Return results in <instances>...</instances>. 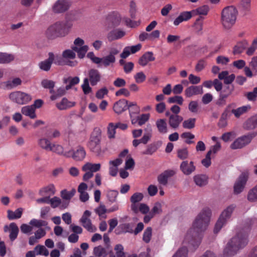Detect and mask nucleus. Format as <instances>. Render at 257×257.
<instances>
[{
    "mask_svg": "<svg viewBox=\"0 0 257 257\" xmlns=\"http://www.w3.org/2000/svg\"><path fill=\"white\" fill-rule=\"evenodd\" d=\"M211 215V210L208 208H205L200 211L193 222L191 227L185 234L181 246L172 257H188V246L191 245L197 247L199 245L201 239V233L208 226Z\"/></svg>",
    "mask_w": 257,
    "mask_h": 257,
    "instance_id": "obj_1",
    "label": "nucleus"
},
{
    "mask_svg": "<svg viewBox=\"0 0 257 257\" xmlns=\"http://www.w3.org/2000/svg\"><path fill=\"white\" fill-rule=\"evenodd\" d=\"M248 227L238 229L227 243L223 251L224 254L226 256L233 255L244 247L248 243Z\"/></svg>",
    "mask_w": 257,
    "mask_h": 257,
    "instance_id": "obj_2",
    "label": "nucleus"
},
{
    "mask_svg": "<svg viewBox=\"0 0 257 257\" xmlns=\"http://www.w3.org/2000/svg\"><path fill=\"white\" fill-rule=\"evenodd\" d=\"M73 26L70 21H58L51 25L46 31V35L50 39L64 37Z\"/></svg>",
    "mask_w": 257,
    "mask_h": 257,
    "instance_id": "obj_3",
    "label": "nucleus"
},
{
    "mask_svg": "<svg viewBox=\"0 0 257 257\" xmlns=\"http://www.w3.org/2000/svg\"><path fill=\"white\" fill-rule=\"evenodd\" d=\"M144 197V194L141 192L134 193L130 198L131 209L135 213L139 212L147 214L150 210L149 206L144 203H140Z\"/></svg>",
    "mask_w": 257,
    "mask_h": 257,
    "instance_id": "obj_4",
    "label": "nucleus"
},
{
    "mask_svg": "<svg viewBox=\"0 0 257 257\" xmlns=\"http://www.w3.org/2000/svg\"><path fill=\"white\" fill-rule=\"evenodd\" d=\"M237 11L233 6L224 8L221 13V22L226 29H230L235 23Z\"/></svg>",
    "mask_w": 257,
    "mask_h": 257,
    "instance_id": "obj_5",
    "label": "nucleus"
},
{
    "mask_svg": "<svg viewBox=\"0 0 257 257\" xmlns=\"http://www.w3.org/2000/svg\"><path fill=\"white\" fill-rule=\"evenodd\" d=\"M235 206L231 204L225 208L221 212L214 228V232L217 233L229 220Z\"/></svg>",
    "mask_w": 257,
    "mask_h": 257,
    "instance_id": "obj_6",
    "label": "nucleus"
},
{
    "mask_svg": "<svg viewBox=\"0 0 257 257\" xmlns=\"http://www.w3.org/2000/svg\"><path fill=\"white\" fill-rule=\"evenodd\" d=\"M9 98L11 101L19 105L26 104L32 99L30 94L21 91H15L10 93Z\"/></svg>",
    "mask_w": 257,
    "mask_h": 257,
    "instance_id": "obj_7",
    "label": "nucleus"
},
{
    "mask_svg": "<svg viewBox=\"0 0 257 257\" xmlns=\"http://www.w3.org/2000/svg\"><path fill=\"white\" fill-rule=\"evenodd\" d=\"M249 175V172L245 171L236 179L233 185V192L235 194H239L243 191L248 180Z\"/></svg>",
    "mask_w": 257,
    "mask_h": 257,
    "instance_id": "obj_8",
    "label": "nucleus"
},
{
    "mask_svg": "<svg viewBox=\"0 0 257 257\" xmlns=\"http://www.w3.org/2000/svg\"><path fill=\"white\" fill-rule=\"evenodd\" d=\"M73 49L77 54L78 57L80 59L83 58L87 52L89 50L88 46L85 44L83 39L80 37L76 38L73 42V45L71 47Z\"/></svg>",
    "mask_w": 257,
    "mask_h": 257,
    "instance_id": "obj_9",
    "label": "nucleus"
},
{
    "mask_svg": "<svg viewBox=\"0 0 257 257\" xmlns=\"http://www.w3.org/2000/svg\"><path fill=\"white\" fill-rule=\"evenodd\" d=\"M100 168L101 165L99 163L92 164L90 162L85 163L82 167V170L85 172V174L83 176V180L84 181H87L93 176V173L98 171Z\"/></svg>",
    "mask_w": 257,
    "mask_h": 257,
    "instance_id": "obj_10",
    "label": "nucleus"
},
{
    "mask_svg": "<svg viewBox=\"0 0 257 257\" xmlns=\"http://www.w3.org/2000/svg\"><path fill=\"white\" fill-rule=\"evenodd\" d=\"M121 18L117 13L112 12L107 15L103 21L104 26L107 30L118 26Z\"/></svg>",
    "mask_w": 257,
    "mask_h": 257,
    "instance_id": "obj_11",
    "label": "nucleus"
},
{
    "mask_svg": "<svg viewBox=\"0 0 257 257\" xmlns=\"http://www.w3.org/2000/svg\"><path fill=\"white\" fill-rule=\"evenodd\" d=\"M72 0H57L52 7L53 12L60 14L68 11L72 5Z\"/></svg>",
    "mask_w": 257,
    "mask_h": 257,
    "instance_id": "obj_12",
    "label": "nucleus"
},
{
    "mask_svg": "<svg viewBox=\"0 0 257 257\" xmlns=\"http://www.w3.org/2000/svg\"><path fill=\"white\" fill-rule=\"evenodd\" d=\"M251 137L250 136H243L236 139L230 145V148L232 150L241 149L247 144H248L251 140Z\"/></svg>",
    "mask_w": 257,
    "mask_h": 257,
    "instance_id": "obj_13",
    "label": "nucleus"
},
{
    "mask_svg": "<svg viewBox=\"0 0 257 257\" xmlns=\"http://www.w3.org/2000/svg\"><path fill=\"white\" fill-rule=\"evenodd\" d=\"M70 156L76 161H82L86 157V152L84 148L81 146H78L75 149L67 152Z\"/></svg>",
    "mask_w": 257,
    "mask_h": 257,
    "instance_id": "obj_14",
    "label": "nucleus"
},
{
    "mask_svg": "<svg viewBox=\"0 0 257 257\" xmlns=\"http://www.w3.org/2000/svg\"><path fill=\"white\" fill-rule=\"evenodd\" d=\"M135 166V161L132 157H127L125 160L124 169L119 170V175L121 178L124 179L128 176L127 170H133Z\"/></svg>",
    "mask_w": 257,
    "mask_h": 257,
    "instance_id": "obj_15",
    "label": "nucleus"
},
{
    "mask_svg": "<svg viewBox=\"0 0 257 257\" xmlns=\"http://www.w3.org/2000/svg\"><path fill=\"white\" fill-rule=\"evenodd\" d=\"M203 93V88L201 86L192 85L185 90V94L187 97H191L194 95L202 94Z\"/></svg>",
    "mask_w": 257,
    "mask_h": 257,
    "instance_id": "obj_16",
    "label": "nucleus"
},
{
    "mask_svg": "<svg viewBox=\"0 0 257 257\" xmlns=\"http://www.w3.org/2000/svg\"><path fill=\"white\" fill-rule=\"evenodd\" d=\"M48 55L49 58L47 59L40 62L39 64L40 68L45 71H48L50 70L52 63L55 58L57 57V56H55L54 54L51 52L49 53Z\"/></svg>",
    "mask_w": 257,
    "mask_h": 257,
    "instance_id": "obj_17",
    "label": "nucleus"
},
{
    "mask_svg": "<svg viewBox=\"0 0 257 257\" xmlns=\"http://www.w3.org/2000/svg\"><path fill=\"white\" fill-rule=\"evenodd\" d=\"M180 169L185 175H189L195 170L196 167L192 161L189 163L185 161L182 162L181 164Z\"/></svg>",
    "mask_w": 257,
    "mask_h": 257,
    "instance_id": "obj_18",
    "label": "nucleus"
},
{
    "mask_svg": "<svg viewBox=\"0 0 257 257\" xmlns=\"http://www.w3.org/2000/svg\"><path fill=\"white\" fill-rule=\"evenodd\" d=\"M100 79L101 75L97 70L92 69L89 71L88 79L91 85H96L100 81Z\"/></svg>",
    "mask_w": 257,
    "mask_h": 257,
    "instance_id": "obj_19",
    "label": "nucleus"
},
{
    "mask_svg": "<svg viewBox=\"0 0 257 257\" xmlns=\"http://www.w3.org/2000/svg\"><path fill=\"white\" fill-rule=\"evenodd\" d=\"M125 35V32L120 29H115L109 32L107 35L108 41L111 42L122 38Z\"/></svg>",
    "mask_w": 257,
    "mask_h": 257,
    "instance_id": "obj_20",
    "label": "nucleus"
},
{
    "mask_svg": "<svg viewBox=\"0 0 257 257\" xmlns=\"http://www.w3.org/2000/svg\"><path fill=\"white\" fill-rule=\"evenodd\" d=\"M122 160L120 158H117L109 162V173L112 176H115L118 172V166L121 164Z\"/></svg>",
    "mask_w": 257,
    "mask_h": 257,
    "instance_id": "obj_21",
    "label": "nucleus"
},
{
    "mask_svg": "<svg viewBox=\"0 0 257 257\" xmlns=\"http://www.w3.org/2000/svg\"><path fill=\"white\" fill-rule=\"evenodd\" d=\"M116 61L115 57L112 55L108 54L102 58H100V63L98 65L100 66L107 67L112 66Z\"/></svg>",
    "mask_w": 257,
    "mask_h": 257,
    "instance_id": "obj_22",
    "label": "nucleus"
},
{
    "mask_svg": "<svg viewBox=\"0 0 257 257\" xmlns=\"http://www.w3.org/2000/svg\"><path fill=\"white\" fill-rule=\"evenodd\" d=\"M127 101L120 99L114 104L113 109L116 113L120 114L127 109Z\"/></svg>",
    "mask_w": 257,
    "mask_h": 257,
    "instance_id": "obj_23",
    "label": "nucleus"
},
{
    "mask_svg": "<svg viewBox=\"0 0 257 257\" xmlns=\"http://www.w3.org/2000/svg\"><path fill=\"white\" fill-rule=\"evenodd\" d=\"M49 204L52 208L59 207L61 209L66 208L68 206L67 202H63L60 198L58 197H54L50 198Z\"/></svg>",
    "mask_w": 257,
    "mask_h": 257,
    "instance_id": "obj_24",
    "label": "nucleus"
},
{
    "mask_svg": "<svg viewBox=\"0 0 257 257\" xmlns=\"http://www.w3.org/2000/svg\"><path fill=\"white\" fill-rule=\"evenodd\" d=\"M50 152H52L58 155L63 156L64 157H69L70 155L67 153V152L64 151L63 147L57 143H52Z\"/></svg>",
    "mask_w": 257,
    "mask_h": 257,
    "instance_id": "obj_25",
    "label": "nucleus"
},
{
    "mask_svg": "<svg viewBox=\"0 0 257 257\" xmlns=\"http://www.w3.org/2000/svg\"><path fill=\"white\" fill-rule=\"evenodd\" d=\"M55 193V188L53 184H51L49 185L41 188L39 194L42 196H49L53 195Z\"/></svg>",
    "mask_w": 257,
    "mask_h": 257,
    "instance_id": "obj_26",
    "label": "nucleus"
},
{
    "mask_svg": "<svg viewBox=\"0 0 257 257\" xmlns=\"http://www.w3.org/2000/svg\"><path fill=\"white\" fill-rule=\"evenodd\" d=\"M155 59L153 53L151 52H148L140 58L139 63L142 66H145L149 62L153 61Z\"/></svg>",
    "mask_w": 257,
    "mask_h": 257,
    "instance_id": "obj_27",
    "label": "nucleus"
},
{
    "mask_svg": "<svg viewBox=\"0 0 257 257\" xmlns=\"http://www.w3.org/2000/svg\"><path fill=\"white\" fill-rule=\"evenodd\" d=\"M21 112L23 115L28 116L32 119H34L37 117L34 106L31 105L22 107Z\"/></svg>",
    "mask_w": 257,
    "mask_h": 257,
    "instance_id": "obj_28",
    "label": "nucleus"
},
{
    "mask_svg": "<svg viewBox=\"0 0 257 257\" xmlns=\"http://www.w3.org/2000/svg\"><path fill=\"white\" fill-rule=\"evenodd\" d=\"M175 172L174 171H166L158 176V181L159 183L165 185L168 182V178L173 176Z\"/></svg>",
    "mask_w": 257,
    "mask_h": 257,
    "instance_id": "obj_29",
    "label": "nucleus"
},
{
    "mask_svg": "<svg viewBox=\"0 0 257 257\" xmlns=\"http://www.w3.org/2000/svg\"><path fill=\"white\" fill-rule=\"evenodd\" d=\"M193 180L196 185L203 187L207 184L208 177L206 175L200 174L194 176Z\"/></svg>",
    "mask_w": 257,
    "mask_h": 257,
    "instance_id": "obj_30",
    "label": "nucleus"
},
{
    "mask_svg": "<svg viewBox=\"0 0 257 257\" xmlns=\"http://www.w3.org/2000/svg\"><path fill=\"white\" fill-rule=\"evenodd\" d=\"M250 106L246 105L242 106L235 109H233L231 110V113L234 114L236 118H239L242 115L246 113L250 109Z\"/></svg>",
    "mask_w": 257,
    "mask_h": 257,
    "instance_id": "obj_31",
    "label": "nucleus"
},
{
    "mask_svg": "<svg viewBox=\"0 0 257 257\" xmlns=\"http://www.w3.org/2000/svg\"><path fill=\"white\" fill-rule=\"evenodd\" d=\"M158 132L161 134H166L168 132L166 120L165 119H158L156 122Z\"/></svg>",
    "mask_w": 257,
    "mask_h": 257,
    "instance_id": "obj_32",
    "label": "nucleus"
},
{
    "mask_svg": "<svg viewBox=\"0 0 257 257\" xmlns=\"http://www.w3.org/2000/svg\"><path fill=\"white\" fill-rule=\"evenodd\" d=\"M183 118L178 115H171L169 119V124L173 128H177L180 122L182 121Z\"/></svg>",
    "mask_w": 257,
    "mask_h": 257,
    "instance_id": "obj_33",
    "label": "nucleus"
},
{
    "mask_svg": "<svg viewBox=\"0 0 257 257\" xmlns=\"http://www.w3.org/2000/svg\"><path fill=\"white\" fill-rule=\"evenodd\" d=\"M52 143L47 138H41L38 140V145L42 149L46 151H49Z\"/></svg>",
    "mask_w": 257,
    "mask_h": 257,
    "instance_id": "obj_34",
    "label": "nucleus"
},
{
    "mask_svg": "<svg viewBox=\"0 0 257 257\" xmlns=\"http://www.w3.org/2000/svg\"><path fill=\"white\" fill-rule=\"evenodd\" d=\"M75 193L76 190L74 189H72L70 191H67L65 189L61 191V196L63 199V200H62L63 202H67L68 205L70 199L75 195Z\"/></svg>",
    "mask_w": 257,
    "mask_h": 257,
    "instance_id": "obj_35",
    "label": "nucleus"
},
{
    "mask_svg": "<svg viewBox=\"0 0 257 257\" xmlns=\"http://www.w3.org/2000/svg\"><path fill=\"white\" fill-rule=\"evenodd\" d=\"M74 105L75 102L69 101L66 98H63L60 102L56 104V106L59 110H64L71 107Z\"/></svg>",
    "mask_w": 257,
    "mask_h": 257,
    "instance_id": "obj_36",
    "label": "nucleus"
},
{
    "mask_svg": "<svg viewBox=\"0 0 257 257\" xmlns=\"http://www.w3.org/2000/svg\"><path fill=\"white\" fill-rule=\"evenodd\" d=\"M21 79L17 77L11 79L5 82L6 87L9 89L14 88L21 85Z\"/></svg>",
    "mask_w": 257,
    "mask_h": 257,
    "instance_id": "obj_37",
    "label": "nucleus"
},
{
    "mask_svg": "<svg viewBox=\"0 0 257 257\" xmlns=\"http://www.w3.org/2000/svg\"><path fill=\"white\" fill-rule=\"evenodd\" d=\"M163 202H156L154 203L151 211H150L154 216L160 215L163 212Z\"/></svg>",
    "mask_w": 257,
    "mask_h": 257,
    "instance_id": "obj_38",
    "label": "nucleus"
},
{
    "mask_svg": "<svg viewBox=\"0 0 257 257\" xmlns=\"http://www.w3.org/2000/svg\"><path fill=\"white\" fill-rule=\"evenodd\" d=\"M15 56L12 54L0 52V64H7L13 61Z\"/></svg>",
    "mask_w": 257,
    "mask_h": 257,
    "instance_id": "obj_39",
    "label": "nucleus"
},
{
    "mask_svg": "<svg viewBox=\"0 0 257 257\" xmlns=\"http://www.w3.org/2000/svg\"><path fill=\"white\" fill-rule=\"evenodd\" d=\"M247 45V42L246 40L238 42L233 48V53L235 55L242 53Z\"/></svg>",
    "mask_w": 257,
    "mask_h": 257,
    "instance_id": "obj_40",
    "label": "nucleus"
},
{
    "mask_svg": "<svg viewBox=\"0 0 257 257\" xmlns=\"http://www.w3.org/2000/svg\"><path fill=\"white\" fill-rule=\"evenodd\" d=\"M9 228L10 232V238L11 240H14L18 236L19 228L15 223H11L9 226Z\"/></svg>",
    "mask_w": 257,
    "mask_h": 257,
    "instance_id": "obj_41",
    "label": "nucleus"
},
{
    "mask_svg": "<svg viewBox=\"0 0 257 257\" xmlns=\"http://www.w3.org/2000/svg\"><path fill=\"white\" fill-rule=\"evenodd\" d=\"M23 209L19 208L16 209L15 211L11 210L8 211V217L10 220H13L20 218L22 214Z\"/></svg>",
    "mask_w": 257,
    "mask_h": 257,
    "instance_id": "obj_42",
    "label": "nucleus"
},
{
    "mask_svg": "<svg viewBox=\"0 0 257 257\" xmlns=\"http://www.w3.org/2000/svg\"><path fill=\"white\" fill-rule=\"evenodd\" d=\"M79 78L77 76L74 77H68L67 78H65L64 80V82L66 84H68V85L66 86V89L68 90L72 86L78 84L79 82Z\"/></svg>",
    "mask_w": 257,
    "mask_h": 257,
    "instance_id": "obj_43",
    "label": "nucleus"
},
{
    "mask_svg": "<svg viewBox=\"0 0 257 257\" xmlns=\"http://www.w3.org/2000/svg\"><path fill=\"white\" fill-rule=\"evenodd\" d=\"M134 223H125L121 225V228L125 232H128L133 234V228L134 227L135 223L138 220V218L135 217L133 218Z\"/></svg>",
    "mask_w": 257,
    "mask_h": 257,
    "instance_id": "obj_44",
    "label": "nucleus"
},
{
    "mask_svg": "<svg viewBox=\"0 0 257 257\" xmlns=\"http://www.w3.org/2000/svg\"><path fill=\"white\" fill-rule=\"evenodd\" d=\"M116 128L117 127L115 124L112 122L108 123L107 127V135L109 139H114L115 138Z\"/></svg>",
    "mask_w": 257,
    "mask_h": 257,
    "instance_id": "obj_45",
    "label": "nucleus"
},
{
    "mask_svg": "<svg viewBox=\"0 0 257 257\" xmlns=\"http://www.w3.org/2000/svg\"><path fill=\"white\" fill-rule=\"evenodd\" d=\"M244 125L247 129L257 128V114L249 118L246 121Z\"/></svg>",
    "mask_w": 257,
    "mask_h": 257,
    "instance_id": "obj_46",
    "label": "nucleus"
},
{
    "mask_svg": "<svg viewBox=\"0 0 257 257\" xmlns=\"http://www.w3.org/2000/svg\"><path fill=\"white\" fill-rule=\"evenodd\" d=\"M127 108L129 109L130 114H138L140 111V107L138 105L136 102L127 101Z\"/></svg>",
    "mask_w": 257,
    "mask_h": 257,
    "instance_id": "obj_47",
    "label": "nucleus"
},
{
    "mask_svg": "<svg viewBox=\"0 0 257 257\" xmlns=\"http://www.w3.org/2000/svg\"><path fill=\"white\" fill-rule=\"evenodd\" d=\"M34 252L36 255H42L47 256L49 255V252L48 250L42 245H38L34 248Z\"/></svg>",
    "mask_w": 257,
    "mask_h": 257,
    "instance_id": "obj_48",
    "label": "nucleus"
},
{
    "mask_svg": "<svg viewBox=\"0 0 257 257\" xmlns=\"http://www.w3.org/2000/svg\"><path fill=\"white\" fill-rule=\"evenodd\" d=\"M115 255L116 257H127L124 251L123 246L121 244H117L114 247Z\"/></svg>",
    "mask_w": 257,
    "mask_h": 257,
    "instance_id": "obj_49",
    "label": "nucleus"
},
{
    "mask_svg": "<svg viewBox=\"0 0 257 257\" xmlns=\"http://www.w3.org/2000/svg\"><path fill=\"white\" fill-rule=\"evenodd\" d=\"M229 117V112L228 110H225L222 114L218 122V126L220 127H224L227 125V118Z\"/></svg>",
    "mask_w": 257,
    "mask_h": 257,
    "instance_id": "obj_50",
    "label": "nucleus"
},
{
    "mask_svg": "<svg viewBox=\"0 0 257 257\" xmlns=\"http://www.w3.org/2000/svg\"><path fill=\"white\" fill-rule=\"evenodd\" d=\"M152 228L151 227H147L143 235V240L148 243L150 242L152 237Z\"/></svg>",
    "mask_w": 257,
    "mask_h": 257,
    "instance_id": "obj_51",
    "label": "nucleus"
},
{
    "mask_svg": "<svg viewBox=\"0 0 257 257\" xmlns=\"http://www.w3.org/2000/svg\"><path fill=\"white\" fill-rule=\"evenodd\" d=\"M208 11L209 7L206 5H204L192 11V13L193 15H206Z\"/></svg>",
    "mask_w": 257,
    "mask_h": 257,
    "instance_id": "obj_52",
    "label": "nucleus"
},
{
    "mask_svg": "<svg viewBox=\"0 0 257 257\" xmlns=\"http://www.w3.org/2000/svg\"><path fill=\"white\" fill-rule=\"evenodd\" d=\"M247 199L251 202L257 201V184L248 191Z\"/></svg>",
    "mask_w": 257,
    "mask_h": 257,
    "instance_id": "obj_53",
    "label": "nucleus"
},
{
    "mask_svg": "<svg viewBox=\"0 0 257 257\" xmlns=\"http://www.w3.org/2000/svg\"><path fill=\"white\" fill-rule=\"evenodd\" d=\"M93 253L97 257H105L106 254L105 249L101 245L97 246L94 248Z\"/></svg>",
    "mask_w": 257,
    "mask_h": 257,
    "instance_id": "obj_54",
    "label": "nucleus"
},
{
    "mask_svg": "<svg viewBox=\"0 0 257 257\" xmlns=\"http://www.w3.org/2000/svg\"><path fill=\"white\" fill-rule=\"evenodd\" d=\"M63 58L66 60L74 59L76 57L75 52L73 49H67L62 53Z\"/></svg>",
    "mask_w": 257,
    "mask_h": 257,
    "instance_id": "obj_55",
    "label": "nucleus"
},
{
    "mask_svg": "<svg viewBox=\"0 0 257 257\" xmlns=\"http://www.w3.org/2000/svg\"><path fill=\"white\" fill-rule=\"evenodd\" d=\"M118 192L115 190H108L107 192L106 196L109 201L111 203H114L116 201Z\"/></svg>",
    "mask_w": 257,
    "mask_h": 257,
    "instance_id": "obj_56",
    "label": "nucleus"
},
{
    "mask_svg": "<svg viewBox=\"0 0 257 257\" xmlns=\"http://www.w3.org/2000/svg\"><path fill=\"white\" fill-rule=\"evenodd\" d=\"M29 223L31 225L36 227L46 226L48 224V223L46 221L36 219H32L31 220Z\"/></svg>",
    "mask_w": 257,
    "mask_h": 257,
    "instance_id": "obj_57",
    "label": "nucleus"
},
{
    "mask_svg": "<svg viewBox=\"0 0 257 257\" xmlns=\"http://www.w3.org/2000/svg\"><path fill=\"white\" fill-rule=\"evenodd\" d=\"M196 119L194 118H190L183 121L182 125L183 127L187 129H191L195 126Z\"/></svg>",
    "mask_w": 257,
    "mask_h": 257,
    "instance_id": "obj_58",
    "label": "nucleus"
},
{
    "mask_svg": "<svg viewBox=\"0 0 257 257\" xmlns=\"http://www.w3.org/2000/svg\"><path fill=\"white\" fill-rule=\"evenodd\" d=\"M82 225L88 231L90 232H95L97 230L96 226L92 224L90 219L82 223Z\"/></svg>",
    "mask_w": 257,
    "mask_h": 257,
    "instance_id": "obj_59",
    "label": "nucleus"
},
{
    "mask_svg": "<svg viewBox=\"0 0 257 257\" xmlns=\"http://www.w3.org/2000/svg\"><path fill=\"white\" fill-rule=\"evenodd\" d=\"M257 49V38L253 39L251 46L247 49L246 54L248 56H251L253 54Z\"/></svg>",
    "mask_w": 257,
    "mask_h": 257,
    "instance_id": "obj_60",
    "label": "nucleus"
},
{
    "mask_svg": "<svg viewBox=\"0 0 257 257\" xmlns=\"http://www.w3.org/2000/svg\"><path fill=\"white\" fill-rule=\"evenodd\" d=\"M41 84L43 87L50 89V93L53 92V91L52 89L55 86V82L54 81L50 80L45 79L42 81Z\"/></svg>",
    "mask_w": 257,
    "mask_h": 257,
    "instance_id": "obj_61",
    "label": "nucleus"
},
{
    "mask_svg": "<svg viewBox=\"0 0 257 257\" xmlns=\"http://www.w3.org/2000/svg\"><path fill=\"white\" fill-rule=\"evenodd\" d=\"M235 133L234 132H230L224 133L221 136V140L224 142H228L235 137Z\"/></svg>",
    "mask_w": 257,
    "mask_h": 257,
    "instance_id": "obj_62",
    "label": "nucleus"
},
{
    "mask_svg": "<svg viewBox=\"0 0 257 257\" xmlns=\"http://www.w3.org/2000/svg\"><path fill=\"white\" fill-rule=\"evenodd\" d=\"M134 79L137 83H142L145 81L146 79V76L145 73L141 71L137 73L134 75Z\"/></svg>",
    "mask_w": 257,
    "mask_h": 257,
    "instance_id": "obj_63",
    "label": "nucleus"
},
{
    "mask_svg": "<svg viewBox=\"0 0 257 257\" xmlns=\"http://www.w3.org/2000/svg\"><path fill=\"white\" fill-rule=\"evenodd\" d=\"M216 63L218 64L221 65H226L230 61V59L228 57L224 56L223 55H220L216 58Z\"/></svg>",
    "mask_w": 257,
    "mask_h": 257,
    "instance_id": "obj_64",
    "label": "nucleus"
}]
</instances>
